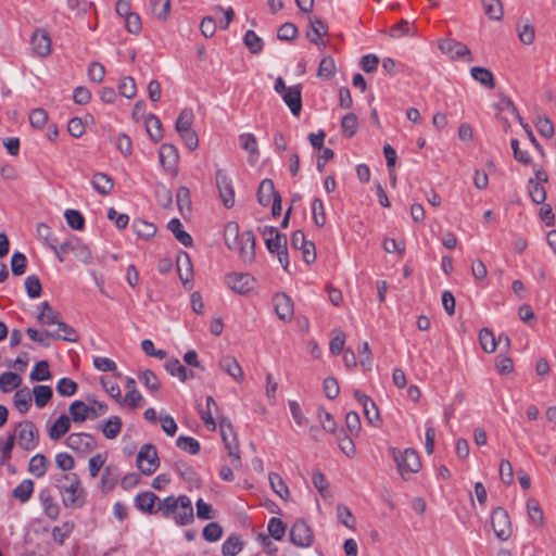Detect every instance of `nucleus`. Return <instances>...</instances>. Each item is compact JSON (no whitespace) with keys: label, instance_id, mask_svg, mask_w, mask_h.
<instances>
[{"label":"nucleus","instance_id":"f257e3e1","mask_svg":"<svg viewBox=\"0 0 556 556\" xmlns=\"http://www.w3.org/2000/svg\"><path fill=\"white\" fill-rule=\"evenodd\" d=\"M389 452L396 463L399 473L404 480H409L413 473H417L420 470L421 462L415 450L406 448L401 452L396 447H390Z\"/></svg>","mask_w":556,"mask_h":556},{"label":"nucleus","instance_id":"f03ea898","mask_svg":"<svg viewBox=\"0 0 556 556\" xmlns=\"http://www.w3.org/2000/svg\"><path fill=\"white\" fill-rule=\"evenodd\" d=\"M11 435H15L18 446L24 451H33L38 445V430L33 421L23 420L15 426Z\"/></svg>","mask_w":556,"mask_h":556},{"label":"nucleus","instance_id":"7ed1b4c3","mask_svg":"<svg viewBox=\"0 0 556 556\" xmlns=\"http://www.w3.org/2000/svg\"><path fill=\"white\" fill-rule=\"evenodd\" d=\"M137 466L144 476H151L160 466V459L156 447L147 443L141 446L137 455Z\"/></svg>","mask_w":556,"mask_h":556},{"label":"nucleus","instance_id":"20e7f679","mask_svg":"<svg viewBox=\"0 0 556 556\" xmlns=\"http://www.w3.org/2000/svg\"><path fill=\"white\" fill-rule=\"evenodd\" d=\"M220 435L228 450L229 456L232 458V466L236 468L240 465L239 445L231 422L227 418L219 420Z\"/></svg>","mask_w":556,"mask_h":556},{"label":"nucleus","instance_id":"39448f33","mask_svg":"<svg viewBox=\"0 0 556 556\" xmlns=\"http://www.w3.org/2000/svg\"><path fill=\"white\" fill-rule=\"evenodd\" d=\"M257 202L264 207L270 205V208H281V197L275 189L271 179L265 178L261 181L257 189Z\"/></svg>","mask_w":556,"mask_h":556},{"label":"nucleus","instance_id":"423d86ee","mask_svg":"<svg viewBox=\"0 0 556 556\" xmlns=\"http://www.w3.org/2000/svg\"><path fill=\"white\" fill-rule=\"evenodd\" d=\"M289 536L291 543L301 548L309 547L314 542L313 530L303 519L294 521L290 529Z\"/></svg>","mask_w":556,"mask_h":556},{"label":"nucleus","instance_id":"0eeeda50","mask_svg":"<svg viewBox=\"0 0 556 556\" xmlns=\"http://www.w3.org/2000/svg\"><path fill=\"white\" fill-rule=\"evenodd\" d=\"M491 525L495 535L500 540L505 541L510 536V520L508 513L504 508L496 507L493 509L491 516Z\"/></svg>","mask_w":556,"mask_h":556},{"label":"nucleus","instance_id":"6e6552de","mask_svg":"<svg viewBox=\"0 0 556 556\" xmlns=\"http://www.w3.org/2000/svg\"><path fill=\"white\" fill-rule=\"evenodd\" d=\"M439 48L443 53L448 54L453 60L466 59L467 62L473 61L469 48L465 43L455 39L446 38L441 40L439 42Z\"/></svg>","mask_w":556,"mask_h":556},{"label":"nucleus","instance_id":"1a4fd4ad","mask_svg":"<svg viewBox=\"0 0 556 556\" xmlns=\"http://www.w3.org/2000/svg\"><path fill=\"white\" fill-rule=\"evenodd\" d=\"M227 286L239 294H245L255 286V279L247 273H231L226 276Z\"/></svg>","mask_w":556,"mask_h":556},{"label":"nucleus","instance_id":"9d476101","mask_svg":"<svg viewBox=\"0 0 556 556\" xmlns=\"http://www.w3.org/2000/svg\"><path fill=\"white\" fill-rule=\"evenodd\" d=\"M216 186L224 206L231 208L235 205V190L231 180L223 169L216 172Z\"/></svg>","mask_w":556,"mask_h":556},{"label":"nucleus","instance_id":"9b49d317","mask_svg":"<svg viewBox=\"0 0 556 556\" xmlns=\"http://www.w3.org/2000/svg\"><path fill=\"white\" fill-rule=\"evenodd\" d=\"M65 443L71 450L83 454L91 452L97 445L94 438L84 432L71 433Z\"/></svg>","mask_w":556,"mask_h":556},{"label":"nucleus","instance_id":"f8f14e48","mask_svg":"<svg viewBox=\"0 0 556 556\" xmlns=\"http://www.w3.org/2000/svg\"><path fill=\"white\" fill-rule=\"evenodd\" d=\"M241 245L239 247V258L244 265H251L255 260V237L251 230L241 233Z\"/></svg>","mask_w":556,"mask_h":556},{"label":"nucleus","instance_id":"ddd939ff","mask_svg":"<svg viewBox=\"0 0 556 556\" xmlns=\"http://www.w3.org/2000/svg\"><path fill=\"white\" fill-rule=\"evenodd\" d=\"M273 305L279 319L290 321L293 317V301L283 292H278L273 296Z\"/></svg>","mask_w":556,"mask_h":556},{"label":"nucleus","instance_id":"4468645a","mask_svg":"<svg viewBox=\"0 0 556 556\" xmlns=\"http://www.w3.org/2000/svg\"><path fill=\"white\" fill-rule=\"evenodd\" d=\"M354 397L362 404L363 412L368 424L375 427H379L381 420L376 403L368 395L362 393L358 390L354 392Z\"/></svg>","mask_w":556,"mask_h":556},{"label":"nucleus","instance_id":"2eb2a0df","mask_svg":"<svg viewBox=\"0 0 556 556\" xmlns=\"http://www.w3.org/2000/svg\"><path fill=\"white\" fill-rule=\"evenodd\" d=\"M261 233L265 239V244L270 253H276L287 245L286 236L278 232L273 226H264L261 228Z\"/></svg>","mask_w":556,"mask_h":556},{"label":"nucleus","instance_id":"dca6fc26","mask_svg":"<svg viewBox=\"0 0 556 556\" xmlns=\"http://www.w3.org/2000/svg\"><path fill=\"white\" fill-rule=\"evenodd\" d=\"M30 45L34 52L39 56H47L51 53V38L48 31L42 28L34 31Z\"/></svg>","mask_w":556,"mask_h":556},{"label":"nucleus","instance_id":"f3484780","mask_svg":"<svg viewBox=\"0 0 556 556\" xmlns=\"http://www.w3.org/2000/svg\"><path fill=\"white\" fill-rule=\"evenodd\" d=\"M160 163L168 172H175L178 164L177 148L170 143H163L159 150Z\"/></svg>","mask_w":556,"mask_h":556},{"label":"nucleus","instance_id":"a211bd4d","mask_svg":"<svg viewBox=\"0 0 556 556\" xmlns=\"http://www.w3.org/2000/svg\"><path fill=\"white\" fill-rule=\"evenodd\" d=\"M61 494L63 496L62 502L65 507L80 508L85 504V490L81 486L79 479L77 485L67 488V490Z\"/></svg>","mask_w":556,"mask_h":556},{"label":"nucleus","instance_id":"6ab92c4d","mask_svg":"<svg viewBox=\"0 0 556 556\" xmlns=\"http://www.w3.org/2000/svg\"><path fill=\"white\" fill-rule=\"evenodd\" d=\"M194 519L193 507L189 496L180 495V507L174 515L177 526H187Z\"/></svg>","mask_w":556,"mask_h":556},{"label":"nucleus","instance_id":"aec40b11","mask_svg":"<svg viewBox=\"0 0 556 556\" xmlns=\"http://www.w3.org/2000/svg\"><path fill=\"white\" fill-rule=\"evenodd\" d=\"M157 503L159 496L153 492H142L135 497V506L149 515L157 513Z\"/></svg>","mask_w":556,"mask_h":556},{"label":"nucleus","instance_id":"412c9836","mask_svg":"<svg viewBox=\"0 0 556 556\" xmlns=\"http://www.w3.org/2000/svg\"><path fill=\"white\" fill-rule=\"evenodd\" d=\"M285 103L289 106L294 116H299L302 110V91L301 86H291L282 94Z\"/></svg>","mask_w":556,"mask_h":556},{"label":"nucleus","instance_id":"4be33fe9","mask_svg":"<svg viewBox=\"0 0 556 556\" xmlns=\"http://www.w3.org/2000/svg\"><path fill=\"white\" fill-rule=\"evenodd\" d=\"M37 320L42 326L56 325L62 321L61 314L55 311L48 301L42 302L39 305V314Z\"/></svg>","mask_w":556,"mask_h":556},{"label":"nucleus","instance_id":"5701e85b","mask_svg":"<svg viewBox=\"0 0 556 556\" xmlns=\"http://www.w3.org/2000/svg\"><path fill=\"white\" fill-rule=\"evenodd\" d=\"M311 30L306 33L307 39L317 46L325 47V41L320 40V38L328 33V26L325 22H323L319 17L314 16L311 18Z\"/></svg>","mask_w":556,"mask_h":556},{"label":"nucleus","instance_id":"b1692460","mask_svg":"<svg viewBox=\"0 0 556 556\" xmlns=\"http://www.w3.org/2000/svg\"><path fill=\"white\" fill-rule=\"evenodd\" d=\"M176 266L179 278L184 286H186L193 276V267L191 258L187 252L180 251L176 258Z\"/></svg>","mask_w":556,"mask_h":556},{"label":"nucleus","instance_id":"393cba45","mask_svg":"<svg viewBox=\"0 0 556 556\" xmlns=\"http://www.w3.org/2000/svg\"><path fill=\"white\" fill-rule=\"evenodd\" d=\"M219 367L223 371L227 372L236 381L241 382L243 380V370L233 356H223L219 361Z\"/></svg>","mask_w":556,"mask_h":556},{"label":"nucleus","instance_id":"a878e982","mask_svg":"<svg viewBox=\"0 0 556 556\" xmlns=\"http://www.w3.org/2000/svg\"><path fill=\"white\" fill-rule=\"evenodd\" d=\"M471 77L488 89L496 87L495 78L492 72L482 66H473L470 70Z\"/></svg>","mask_w":556,"mask_h":556},{"label":"nucleus","instance_id":"bb28decb","mask_svg":"<svg viewBox=\"0 0 556 556\" xmlns=\"http://www.w3.org/2000/svg\"><path fill=\"white\" fill-rule=\"evenodd\" d=\"M71 428V418L62 414L59 416V418L55 420V422L50 427L48 433L49 438L52 441L60 440L64 434H66L70 431Z\"/></svg>","mask_w":556,"mask_h":556},{"label":"nucleus","instance_id":"cd10ccee","mask_svg":"<svg viewBox=\"0 0 556 556\" xmlns=\"http://www.w3.org/2000/svg\"><path fill=\"white\" fill-rule=\"evenodd\" d=\"M39 500L41 502L46 516L51 520H55L60 515V506L53 500L50 492L48 490H42L39 494Z\"/></svg>","mask_w":556,"mask_h":556},{"label":"nucleus","instance_id":"c85d7f7f","mask_svg":"<svg viewBox=\"0 0 556 556\" xmlns=\"http://www.w3.org/2000/svg\"><path fill=\"white\" fill-rule=\"evenodd\" d=\"M26 333L33 341L45 348L50 346V339L61 338V333H59V331L45 330L39 332L37 329L31 327L26 329Z\"/></svg>","mask_w":556,"mask_h":556},{"label":"nucleus","instance_id":"c756f323","mask_svg":"<svg viewBox=\"0 0 556 556\" xmlns=\"http://www.w3.org/2000/svg\"><path fill=\"white\" fill-rule=\"evenodd\" d=\"M48 467V458L43 454L38 453L30 458L28 464V471L36 478H41L46 475Z\"/></svg>","mask_w":556,"mask_h":556},{"label":"nucleus","instance_id":"7c9ffc66","mask_svg":"<svg viewBox=\"0 0 556 556\" xmlns=\"http://www.w3.org/2000/svg\"><path fill=\"white\" fill-rule=\"evenodd\" d=\"M167 228L173 232L175 238L185 247H191L193 240L191 236L184 230L182 224L178 218H173L168 222Z\"/></svg>","mask_w":556,"mask_h":556},{"label":"nucleus","instance_id":"2f4dec72","mask_svg":"<svg viewBox=\"0 0 556 556\" xmlns=\"http://www.w3.org/2000/svg\"><path fill=\"white\" fill-rule=\"evenodd\" d=\"M180 507V495L175 497L174 495L165 497L163 501L159 500L157 503V513H162L163 517L169 518L173 517L175 513Z\"/></svg>","mask_w":556,"mask_h":556},{"label":"nucleus","instance_id":"473e14b6","mask_svg":"<svg viewBox=\"0 0 556 556\" xmlns=\"http://www.w3.org/2000/svg\"><path fill=\"white\" fill-rule=\"evenodd\" d=\"M122 427L123 422L118 416H112L105 422L99 425L103 435L109 440L115 439L119 434Z\"/></svg>","mask_w":556,"mask_h":556},{"label":"nucleus","instance_id":"72a5a7b5","mask_svg":"<svg viewBox=\"0 0 556 556\" xmlns=\"http://www.w3.org/2000/svg\"><path fill=\"white\" fill-rule=\"evenodd\" d=\"M146 129L152 141L159 142L163 138L162 123L154 114L147 116Z\"/></svg>","mask_w":556,"mask_h":556},{"label":"nucleus","instance_id":"f704fd0d","mask_svg":"<svg viewBox=\"0 0 556 556\" xmlns=\"http://www.w3.org/2000/svg\"><path fill=\"white\" fill-rule=\"evenodd\" d=\"M34 488L35 484L33 480L25 479L13 489L12 496L18 500L21 503H26L31 497Z\"/></svg>","mask_w":556,"mask_h":556},{"label":"nucleus","instance_id":"c9c22d12","mask_svg":"<svg viewBox=\"0 0 556 556\" xmlns=\"http://www.w3.org/2000/svg\"><path fill=\"white\" fill-rule=\"evenodd\" d=\"M70 414L74 422H84L88 418H90L89 415V405H87L85 402L76 400L70 405Z\"/></svg>","mask_w":556,"mask_h":556},{"label":"nucleus","instance_id":"e433bc0d","mask_svg":"<svg viewBox=\"0 0 556 556\" xmlns=\"http://www.w3.org/2000/svg\"><path fill=\"white\" fill-rule=\"evenodd\" d=\"M14 405L21 414H26L31 405V393L28 388L18 389L14 394Z\"/></svg>","mask_w":556,"mask_h":556},{"label":"nucleus","instance_id":"4c0bfd02","mask_svg":"<svg viewBox=\"0 0 556 556\" xmlns=\"http://www.w3.org/2000/svg\"><path fill=\"white\" fill-rule=\"evenodd\" d=\"M172 0H151L150 9L152 14L160 21H166L169 16Z\"/></svg>","mask_w":556,"mask_h":556},{"label":"nucleus","instance_id":"58836bf2","mask_svg":"<svg viewBox=\"0 0 556 556\" xmlns=\"http://www.w3.org/2000/svg\"><path fill=\"white\" fill-rule=\"evenodd\" d=\"M21 383L22 378L15 372L5 371L0 375V390L4 393H9L12 390L18 388Z\"/></svg>","mask_w":556,"mask_h":556},{"label":"nucleus","instance_id":"ea45409f","mask_svg":"<svg viewBox=\"0 0 556 556\" xmlns=\"http://www.w3.org/2000/svg\"><path fill=\"white\" fill-rule=\"evenodd\" d=\"M79 477L76 473H60L53 477L54 486L64 493L67 488L78 484Z\"/></svg>","mask_w":556,"mask_h":556},{"label":"nucleus","instance_id":"a19ab883","mask_svg":"<svg viewBox=\"0 0 556 556\" xmlns=\"http://www.w3.org/2000/svg\"><path fill=\"white\" fill-rule=\"evenodd\" d=\"M243 543L238 534L229 535L222 545L224 556H236L242 549Z\"/></svg>","mask_w":556,"mask_h":556},{"label":"nucleus","instance_id":"79ce46f5","mask_svg":"<svg viewBox=\"0 0 556 556\" xmlns=\"http://www.w3.org/2000/svg\"><path fill=\"white\" fill-rule=\"evenodd\" d=\"M33 394L35 396L36 406L39 408H42L52 399L53 391H52L51 387H49V386L39 384L33 389Z\"/></svg>","mask_w":556,"mask_h":556},{"label":"nucleus","instance_id":"37998d69","mask_svg":"<svg viewBox=\"0 0 556 556\" xmlns=\"http://www.w3.org/2000/svg\"><path fill=\"white\" fill-rule=\"evenodd\" d=\"M194 114L191 109H184L176 121L175 129L178 134L186 132L191 129V125L193 123Z\"/></svg>","mask_w":556,"mask_h":556},{"label":"nucleus","instance_id":"c03bdc74","mask_svg":"<svg viewBox=\"0 0 556 556\" xmlns=\"http://www.w3.org/2000/svg\"><path fill=\"white\" fill-rule=\"evenodd\" d=\"M485 14L494 21L503 17V4L501 0H481Z\"/></svg>","mask_w":556,"mask_h":556},{"label":"nucleus","instance_id":"a18cd8bd","mask_svg":"<svg viewBox=\"0 0 556 556\" xmlns=\"http://www.w3.org/2000/svg\"><path fill=\"white\" fill-rule=\"evenodd\" d=\"M93 188L101 194L109 193L113 188V181L111 177L103 173H97L92 177Z\"/></svg>","mask_w":556,"mask_h":556},{"label":"nucleus","instance_id":"49530a36","mask_svg":"<svg viewBox=\"0 0 556 556\" xmlns=\"http://www.w3.org/2000/svg\"><path fill=\"white\" fill-rule=\"evenodd\" d=\"M134 231L141 238L149 239L156 232V227L152 223L142 219H135L131 225Z\"/></svg>","mask_w":556,"mask_h":556},{"label":"nucleus","instance_id":"de8ad7c7","mask_svg":"<svg viewBox=\"0 0 556 556\" xmlns=\"http://www.w3.org/2000/svg\"><path fill=\"white\" fill-rule=\"evenodd\" d=\"M287 526L277 517H271L267 523V530L269 535L276 541H281L285 536Z\"/></svg>","mask_w":556,"mask_h":556},{"label":"nucleus","instance_id":"09e8293b","mask_svg":"<svg viewBox=\"0 0 556 556\" xmlns=\"http://www.w3.org/2000/svg\"><path fill=\"white\" fill-rule=\"evenodd\" d=\"M217 408V404L213 396L206 397V408L200 409V416L203 422L212 430H215L216 422L213 418V409Z\"/></svg>","mask_w":556,"mask_h":556},{"label":"nucleus","instance_id":"8fccbe9b","mask_svg":"<svg viewBox=\"0 0 556 556\" xmlns=\"http://www.w3.org/2000/svg\"><path fill=\"white\" fill-rule=\"evenodd\" d=\"M358 127L357 116L354 113H348L342 117L341 130L346 138L353 137Z\"/></svg>","mask_w":556,"mask_h":556},{"label":"nucleus","instance_id":"3c124183","mask_svg":"<svg viewBox=\"0 0 556 556\" xmlns=\"http://www.w3.org/2000/svg\"><path fill=\"white\" fill-rule=\"evenodd\" d=\"M75 525L73 521H65L61 526L52 529V538L59 544H63L64 541L72 534Z\"/></svg>","mask_w":556,"mask_h":556},{"label":"nucleus","instance_id":"603ef678","mask_svg":"<svg viewBox=\"0 0 556 556\" xmlns=\"http://www.w3.org/2000/svg\"><path fill=\"white\" fill-rule=\"evenodd\" d=\"M334 74H336L334 60L329 55L324 56L320 60V63L318 66V71H317L318 77L324 78V79H330L334 76Z\"/></svg>","mask_w":556,"mask_h":556},{"label":"nucleus","instance_id":"864d4df0","mask_svg":"<svg viewBox=\"0 0 556 556\" xmlns=\"http://www.w3.org/2000/svg\"><path fill=\"white\" fill-rule=\"evenodd\" d=\"M176 445L180 450L188 452L191 455H197L200 452V443L192 437H178L176 440Z\"/></svg>","mask_w":556,"mask_h":556},{"label":"nucleus","instance_id":"5fc2aeb1","mask_svg":"<svg viewBox=\"0 0 556 556\" xmlns=\"http://www.w3.org/2000/svg\"><path fill=\"white\" fill-rule=\"evenodd\" d=\"M269 483L273 491L282 500H287L289 497V489L278 473H269Z\"/></svg>","mask_w":556,"mask_h":556},{"label":"nucleus","instance_id":"6e6d98bb","mask_svg":"<svg viewBox=\"0 0 556 556\" xmlns=\"http://www.w3.org/2000/svg\"><path fill=\"white\" fill-rule=\"evenodd\" d=\"M243 41L245 47L253 54L260 53L263 49V40L254 30H248L244 35Z\"/></svg>","mask_w":556,"mask_h":556},{"label":"nucleus","instance_id":"4d7b16f0","mask_svg":"<svg viewBox=\"0 0 556 556\" xmlns=\"http://www.w3.org/2000/svg\"><path fill=\"white\" fill-rule=\"evenodd\" d=\"M479 341H480L481 348L486 353H493L495 351L497 342L494 338L493 332L491 330H489L488 328H483L480 330Z\"/></svg>","mask_w":556,"mask_h":556},{"label":"nucleus","instance_id":"13d9d810","mask_svg":"<svg viewBox=\"0 0 556 556\" xmlns=\"http://www.w3.org/2000/svg\"><path fill=\"white\" fill-rule=\"evenodd\" d=\"M30 380L33 381H45L51 378V372L49 370V364L47 361H40L36 364L33 371L29 375Z\"/></svg>","mask_w":556,"mask_h":556},{"label":"nucleus","instance_id":"bf43d9fd","mask_svg":"<svg viewBox=\"0 0 556 556\" xmlns=\"http://www.w3.org/2000/svg\"><path fill=\"white\" fill-rule=\"evenodd\" d=\"M517 33H518L519 40L523 45L529 46V45L533 43V41L535 39V30H534V26L529 21L527 23H525L523 25H518Z\"/></svg>","mask_w":556,"mask_h":556},{"label":"nucleus","instance_id":"052dcab7","mask_svg":"<svg viewBox=\"0 0 556 556\" xmlns=\"http://www.w3.org/2000/svg\"><path fill=\"white\" fill-rule=\"evenodd\" d=\"M527 510H528V516L530 518V520L536 525H542L543 523V511L541 509V506H540V503L538 500L535 498H529L527 501Z\"/></svg>","mask_w":556,"mask_h":556},{"label":"nucleus","instance_id":"680f3d73","mask_svg":"<svg viewBox=\"0 0 556 556\" xmlns=\"http://www.w3.org/2000/svg\"><path fill=\"white\" fill-rule=\"evenodd\" d=\"M164 367L169 375L177 377L180 381L184 382V378L186 377V367L179 362V359H167L164 364Z\"/></svg>","mask_w":556,"mask_h":556},{"label":"nucleus","instance_id":"e2e57ef3","mask_svg":"<svg viewBox=\"0 0 556 556\" xmlns=\"http://www.w3.org/2000/svg\"><path fill=\"white\" fill-rule=\"evenodd\" d=\"M139 380L143 383V386L152 393L160 390V382L155 374L150 370L146 369L141 372L139 376Z\"/></svg>","mask_w":556,"mask_h":556},{"label":"nucleus","instance_id":"0e129e2a","mask_svg":"<svg viewBox=\"0 0 556 556\" xmlns=\"http://www.w3.org/2000/svg\"><path fill=\"white\" fill-rule=\"evenodd\" d=\"M534 124L541 136L548 139L554 136V125L546 115L538 116Z\"/></svg>","mask_w":556,"mask_h":556},{"label":"nucleus","instance_id":"69168bd1","mask_svg":"<svg viewBox=\"0 0 556 556\" xmlns=\"http://www.w3.org/2000/svg\"><path fill=\"white\" fill-rule=\"evenodd\" d=\"M118 92L127 99H132L137 92L135 79L130 76L122 78L118 85Z\"/></svg>","mask_w":556,"mask_h":556},{"label":"nucleus","instance_id":"338daca9","mask_svg":"<svg viewBox=\"0 0 556 556\" xmlns=\"http://www.w3.org/2000/svg\"><path fill=\"white\" fill-rule=\"evenodd\" d=\"M27 295L31 299L39 298L42 291L41 282L36 275H30L25 279Z\"/></svg>","mask_w":556,"mask_h":556},{"label":"nucleus","instance_id":"774afa93","mask_svg":"<svg viewBox=\"0 0 556 556\" xmlns=\"http://www.w3.org/2000/svg\"><path fill=\"white\" fill-rule=\"evenodd\" d=\"M64 217L72 229H84L85 217L81 215L80 211H64Z\"/></svg>","mask_w":556,"mask_h":556}]
</instances>
